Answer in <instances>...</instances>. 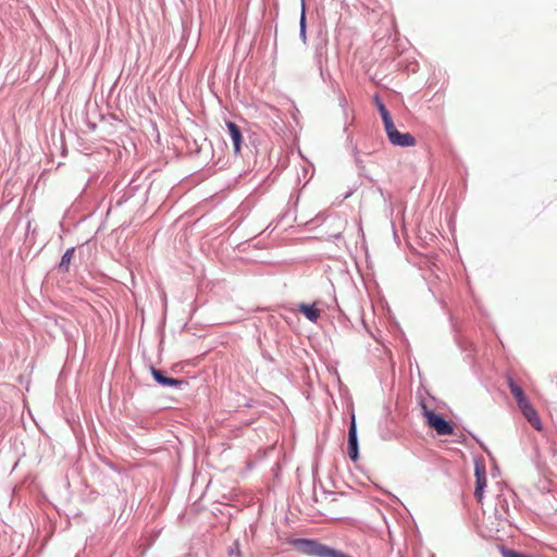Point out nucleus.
Here are the masks:
<instances>
[{
  "mask_svg": "<svg viewBox=\"0 0 557 557\" xmlns=\"http://www.w3.org/2000/svg\"><path fill=\"white\" fill-rule=\"evenodd\" d=\"M523 417L527 419V421L537 431H541L543 429L542 421L539 417L537 411L534 409V407L531 405L530 400H525L524 404L518 406Z\"/></svg>",
  "mask_w": 557,
  "mask_h": 557,
  "instance_id": "7",
  "label": "nucleus"
},
{
  "mask_svg": "<svg viewBox=\"0 0 557 557\" xmlns=\"http://www.w3.org/2000/svg\"><path fill=\"white\" fill-rule=\"evenodd\" d=\"M373 100L382 119L384 128H386L388 125L394 123L391 112L387 110L386 106L377 94L374 95Z\"/></svg>",
  "mask_w": 557,
  "mask_h": 557,
  "instance_id": "11",
  "label": "nucleus"
},
{
  "mask_svg": "<svg viewBox=\"0 0 557 557\" xmlns=\"http://www.w3.org/2000/svg\"><path fill=\"white\" fill-rule=\"evenodd\" d=\"M298 310L310 322L315 323L320 318V310L317 308L315 304L300 302Z\"/></svg>",
  "mask_w": 557,
  "mask_h": 557,
  "instance_id": "12",
  "label": "nucleus"
},
{
  "mask_svg": "<svg viewBox=\"0 0 557 557\" xmlns=\"http://www.w3.org/2000/svg\"><path fill=\"white\" fill-rule=\"evenodd\" d=\"M261 355H262L263 359H265L270 362H274V358L272 357V355L269 351L263 350Z\"/></svg>",
  "mask_w": 557,
  "mask_h": 557,
  "instance_id": "24",
  "label": "nucleus"
},
{
  "mask_svg": "<svg viewBox=\"0 0 557 557\" xmlns=\"http://www.w3.org/2000/svg\"><path fill=\"white\" fill-rule=\"evenodd\" d=\"M218 141H219L220 144H224V145H225V143H224L221 138H218Z\"/></svg>",
  "mask_w": 557,
  "mask_h": 557,
  "instance_id": "27",
  "label": "nucleus"
},
{
  "mask_svg": "<svg viewBox=\"0 0 557 557\" xmlns=\"http://www.w3.org/2000/svg\"><path fill=\"white\" fill-rule=\"evenodd\" d=\"M505 379L507 382V386L517 403V406L521 405L522 403L524 404V401L528 400L529 398L527 397L523 388L516 382V380L510 373H506Z\"/></svg>",
  "mask_w": 557,
  "mask_h": 557,
  "instance_id": "8",
  "label": "nucleus"
},
{
  "mask_svg": "<svg viewBox=\"0 0 557 557\" xmlns=\"http://www.w3.org/2000/svg\"><path fill=\"white\" fill-rule=\"evenodd\" d=\"M486 485H487L486 478H475L474 496L476 498V502L480 504H482Z\"/></svg>",
  "mask_w": 557,
  "mask_h": 557,
  "instance_id": "16",
  "label": "nucleus"
},
{
  "mask_svg": "<svg viewBox=\"0 0 557 557\" xmlns=\"http://www.w3.org/2000/svg\"><path fill=\"white\" fill-rule=\"evenodd\" d=\"M323 66H324V65H322L321 67H318V69H319V72H320V76H321V78L325 82V81H326V78H330V77H331V74H330V72L324 71V67H323Z\"/></svg>",
  "mask_w": 557,
  "mask_h": 557,
  "instance_id": "23",
  "label": "nucleus"
},
{
  "mask_svg": "<svg viewBox=\"0 0 557 557\" xmlns=\"http://www.w3.org/2000/svg\"><path fill=\"white\" fill-rule=\"evenodd\" d=\"M331 237H332L334 240H337V239L342 238V233H341V232H338V233H336V234L331 235Z\"/></svg>",
  "mask_w": 557,
  "mask_h": 557,
  "instance_id": "25",
  "label": "nucleus"
},
{
  "mask_svg": "<svg viewBox=\"0 0 557 557\" xmlns=\"http://www.w3.org/2000/svg\"><path fill=\"white\" fill-rule=\"evenodd\" d=\"M75 250L76 247H70L63 252L59 263L57 264V270L59 273L65 274L70 271V264L74 258Z\"/></svg>",
  "mask_w": 557,
  "mask_h": 557,
  "instance_id": "13",
  "label": "nucleus"
},
{
  "mask_svg": "<svg viewBox=\"0 0 557 557\" xmlns=\"http://www.w3.org/2000/svg\"><path fill=\"white\" fill-rule=\"evenodd\" d=\"M344 133L347 135V143H348L349 145H351V147H352V152H354V154H355V162H356L357 168H358V170H359V174H360L361 176H364V177L369 178V181H371V182H372L373 180H372L371 177H369V176L364 173L366 168H364V165H363V161L358 157L359 150H358L357 146H356V145L354 144V141H352V136H351V134L349 133V125H348L347 123H346V124H345V126H344Z\"/></svg>",
  "mask_w": 557,
  "mask_h": 557,
  "instance_id": "10",
  "label": "nucleus"
},
{
  "mask_svg": "<svg viewBox=\"0 0 557 557\" xmlns=\"http://www.w3.org/2000/svg\"><path fill=\"white\" fill-rule=\"evenodd\" d=\"M392 230H393V234H394V238L397 239L398 235H397V232L395 230V224L394 222H392Z\"/></svg>",
  "mask_w": 557,
  "mask_h": 557,
  "instance_id": "26",
  "label": "nucleus"
},
{
  "mask_svg": "<svg viewBox=\"0 0 557 557\" xmlns=\"http://www.w3.org/2000/svg\"><path fill=\"white\" fill-rule=\"evenodd\" d=\"M516 494L513 491L508 490L506 493L498 494L495 503V518L498 522H508L510 504L515 502ZM500 523H498L499 525Z\"/></svg>",
  "mask_w": 557,
  "mask_h": 557,
  "instance_id": "3",
  "label": "nucleus"
},
{
  "mask_svg": "<svg viewBox=\"0 0 557 557\" xmlns=\"http://www.w3.org/2000/svg\"><path fill=\"white\" fill-rule=\"evenodd\" d=\"M225 125L227 128L228 137L233 145L234 154L237 156L240 153L243 147V132L240 127L233 121H226Z\"/></svg>",
  "mask_w": 557,
  "mask_h": 557,
  "instance_id": "6",
  "label": "nucleus"
},
{
  "mask_svg": "<svg viewBox=\"0 0 557 557\" xmlns=\"http://www.w3.org/2000/svg\"><path fill=\"white\" fill-rule=\"evenodd\" d=\"M388 141L396 147L407 148L413 147L417 144V140L413 135L410 133H401L397 129L395 123L388 125L384 128Z\"/></svg>",
  "mask_w": 557,
  "mask_h": 557,
  "instance_id": "4",
  "label": "nucleus"
},
{
  "mask_svg": "<svg viewBox=\"0 0 557 557\" xmlns=\"http://www.w3.org/2000/svg\"><path fill=\"white\" fill-rule=\"evenodd\" d=\"M299 38L305 45L307 44V14L305 0H301V12L299 17Z\"/></svg>",
  "mask_w": 557,
  "mask_h": 557,
  "instance_id": "15",
  "label": "nucleus"
},
{
  "mask_svg": "<svg viewBox=\"0 0 557 557\" xmlns=\"http://www.w3.org/2000/svg\"><path fill=\"white\" fill-rule=\"evenodd\" d=\"M474 476L475 478H486V470H485L484 465H482L478 461L475 462V466H474Z\"/></svg>",
  "mask_w": 557,
  "mask_h": 557,
  "instance_id": "21",
  "label": "nucleus"
},
{
  "mask_svg": "<svg viewBox=\"0 0 557 557\" xmlns=\"http://www.w3.org/2000/svg\"><path fill=\"white\" fill-rule=\"evenodd\" d=\"M76 557H78V555Z\"/></svg>",
  "mask_w": 557,
  "mask_h": 557,
  "instance_id": "28",
  "label": "nucleus"
},
{
  "mask_svg": "<svg viewBox=\"0 0 557 557\" xmlns=\"http://www.w3.org/2000/svg\"><path fill=\"white\" fill-rule=\"evenodd\" d=\"M149 371L151 373V376L153 379V381L164 387L170 379V375L164 371V370H161V369H158L156 368L153 364H149Z\"/></svg>",
  "mask_w": 557,
  "mask_h": 557,
  "instance_id": "14",
  "label": "nucleus"
},
{
  "mask_svg": "<svg viewBox=\"0 0 557 557\" xmlns=\"http://www.w3.org/2000/svg\"><path fill=\"white\" fill-rule=\"evenodd\" d=\"M187 384H188L187 381L184 379H177V377L170 376V379L164 387H172V388L181 389L183 386H186Z\"/></svg>",
  "mask_w": 557,
  "mask_h": 557,
  "instance_id": "19",
  "label": "nucleus"
},
{
  "mask_svg": "<svg viewBox=\"0 0 557 557\" xmlns=\"http://www.w3.org/2000/svg\"><path fill=\"white\" fill-rule=\"evenodd\" d=\"M205 145H207V138L203 139L201 145H198L197 140H194L193 147L189 146V150L191 153L199 154L203 149Z\"/></svg>",
  "mask_w": 557,
  "mask_h": 557,
  "instance_id": "22",
  "label": "nucleus"
},
{
  "mask_svg": "<svg viewBox=\"0 0 557 557\" xmlns=\"http://www.w3.org/2000/svg\"><path fill=\"white\" fill-rule=\"evenodd\" d=\"M314 61L318 67L327 62V39L320 38L314 46Z\"/></svg>",
  "mask_w": 557,
  "mask_h": 557,
  "instance_id": "9",
  "label": "nucleus"
},
{
  "mask_svg": "<svg viewBox=\"0 0 557 557\" xmlns=\"http://www.w3.org/2000/svg\"><path fill=\"white\" fill-rule=\"evenodd\" d=\"M500 553H502L503 557H532L531 555H529L527 553H523V552H520L517 549H512V548H507L505 546L500 547Z\"/></svg>",
  "mask_w": 557,
  "mask_h": 557,
  "instance_id": "18",
  "label": "nucleus"
},
{
  "mask_svg": "<svg viewBox=\"0 0 557 557\" xmlns=\"http://www.w3.org/2000/svg\"><path fill=\"white\" fill-rule=\"evenodd\" d=\"M227 555L230 557H243L238 540L234 541L233 544L227 547Z\"/></svg>",
  "mask_w": 557,
  "mask_h": 557,
  "instance_id": "20",
  "label": "nucleus"
},
{
  "mask_svg": "<svg viewBox=\"0 0 557 557\" xmlns=\"http://www.w3.org/2000/svg\"><path fill=\"white\" fill-rule=\"evenodd\" d=\"M419 405L422 410V414L425 419V424L434 430L438 435H453L455 426L451 421L447 420L443 413L436 412L430 409L423 398L420 399Z\"/></svg>",
  "mask_w": 557,
  "mask_h": 557,
  "instance_id": "2",
  "label": "nucleus"
},
{
  "mask_svg": "<svg viewBox=\"0 0 557 557\" xmlns=\"http://www.w3.org/2000/svg\"><path fill=\"white\" fill-rule=\"evenodd\" d=\"M140 185L136 184L135 180H132L125 188L121 201H127L129 198L134 197Z\"/></svg>",
  "mask_w": 557,
  "mask_h": 557,
  "instance_id": "17",
  "label": "nucleus"
},
{
  "mask_svg": "<svg viewBox=\"0 0 557 557\" xmlns=\"http://www.w3.org/2000/svg\"><path fill=\"white\" fill-rule=\"evenodd\" d=\"M289 543L299 553L309 557H351L339 549L321 543L318 539L298 537Z\"/></svg>",
  "mask_w": 557,
  "mask_h": 557,
  "instance_id": "1",
  "label": "nucleus"
},
{
  "mask_svg": "<svg viewBox=\"0 0 557 557\" xmlns=\"http://www.w3.org/2000/svg\"><path fill=\"white\" fill-rule=\"evenodd\" d=\"M348 457L356 462L360 457L359 440L355 412L351 411L347 437Z\"/></svg>",
  "mask_w": 557,
  "mask_h": 557,
  "instance_id": "5",
  "label": "nucleus"
}]
</instances>
